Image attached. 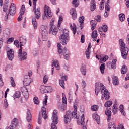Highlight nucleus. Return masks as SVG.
Wrapping results in <instances>:
<instances>
[{
	"label": "nucleus",
	"instance_id": "6ab92c4d",
	"mask_svg": "<svg viewBox=\"0 0 129 129\" xmlns=\"http://www.w3.org/2000/svg\"><path fill=\"white\" fill-rule=\"evenodd\" d=\"M41 112L42 117L46 119L47 118V113L46 112V108L45 107H42Z\"/></svg>",
	"mask_w": 129,
	"mask_h": 129
},
{
	"label": "nucleus",
	"instance_id": "6e6d98bb",
	"mask_svg": "<svg viewBox=\"0 0 129 129\" xmlns=\"http://www.w3.org/2000/svg\"><path fill=\"white\" fill-rule=\"evenodd\" d=\"M14 44L16 46L17 48H19L20 47V42H19V40H16L14 41Z\"/></svg>",
	"mask_w": 129,
	"mask_h": 129
},
{
	"label": "nucleus",
	"instance_id": "5701e85b",
	"mask_svg": "<svg viewBox=\"0 0 129 129\" xmlns=\"http://www.w3.org/2000/svg\"><path fill=\"white\" fill-rule=\"evenodd\" d=\"M90 24L91 25V30L92 31H93L95 28H96V25L97 23L96 22V21L95 20H91L90 22Z\"/></svg>",
	"mask_w": 129,
	"mask_h": 129
},
{
	"label": "nucleus",
	"instance_id": "e2e57ef3",
	"mask_svg": "<svg viewBox=\"0 0 129 129\" xmlns=\"http://www.w3.org/2000/svg\"><path fill=\"white\" fill-rule=\"evenodd\" d=\"M72 30L73 33H76V25L74 23L73 24V27L72 28Z\"/></svg>",
	"mask_w": 129,
	"mask_h": 129
},
{
	"label": "nucleus",
	"instance_id": "c9c22d12",
	"mask_svg": "<svg viewBox=\"0 0 129 129\" xmlns=\"http://www.w3.org/2000/svg\"><path fill=\"white\" fill-rule=\"evenodd\" d=\"M65 105L62 103H58V109H60L62 111L65 110Z\"/></svg>",
	"mask_w": 129,
	"mask_h": 129
},
{
	"label": "nucleus",
	"instance_id": "a878e982",
	"mask_svg": "<svg viewBox=\"0 0 129 129\" xmlns=\"http://www.w3.org/2000/svg\"><path fill=\"white\" fill-rule=\"evenodd\" d=\"M32 24L33 25V27L34 29H37V27H38V23L36 21V17H33L32 19Z\"/></svg>",
	"mask_w": 129,
	"mask_h": 129
},
{
	"label": "nucleus",
	"instance_id": "37998d69",
	"mask_svg": "<svg viewBox=\"0 0 129 129\" xmlns=\"http://www.w3.org/2000/svg\"><path fill=\"white\" fill-rule=\"evenodd\" d=\"M98 109V106L97 105H94L91 107L92 111H96Z\"/></svg>",
	"mask_w": 129,
	"mask_h": 129
},
{
	"label": "nucleus",
	"instance_id": "338daca9",
	"mask_svg": "<svg viewBox=\"0 0 129 129\" xmlns=\"http://www.w3.org/2000/svg\"><path fill=\"white\" fill-rule=\"evenodd\" d=\"M85 39V36H84V35H82L81 38V43H84Z\"/></svg>",
	"mask_w": 129,
	"mask_h": 129
},
{
	"label": "nucleus",
	"instance_id": "79ce46f5",
	"mask_svg": "<svg viewBox=\"0 0 129 129\" xmlns=\"http://www.w3.org/2000/svg\"><path fill=\"white\" fill-rule=\"evenodd\" d=\"M112 104V102L111 101H107L105 104V107H110V106Z\"/></svg>",
	"mask_w": 129,
	"mask_h": 129
},
{
	"label": "nucleus",
	"instance_id": "8fccbe9b",
	"mask_svg": "<svg viewBox=\"0 0 129 129\" xmlns=\"http://www.w3.org/2000/svg\"><path fill=\"white\" fill-rule=\"evenodd\" d=\"M62 21H63V17H62V16H60L59 17L58 27H60V26H61V23L62 22Z\"/></svg>",
	"mask_w": 129,
	"mask_h": 129
},
{
	"label": "nucleus",
	"instance_id": "f8f14e48",
	"mask_svg": "<svg viewBox=\"0 0 129 129\" xmlns=\"http://www.w3.org/2000/svg\"><path fill=\"white\" fill-rule=\"evenodd\" d=\"M21 92H22L25 99H28L29 98V91L28 89L25 87H22L21 88Z\"/></svg>",
	"mask_w": 129,
	"mask_h": 129
},
{
	"label": "nucleus",
	"instance_id": "c85d7f7f",
	"mask_svg": "<svg viewBox=\"0 0 129 129\" xmlns=\"http://www.w3.org/2000/svg\"><path fill=\"white\" fill-rule=\"evenodd\" d=\"M119 111H120L121 113L124 115V116H125V112H124V106L123 105H120L119 107Z\"/></svg>",
	"mask_w": 129,
	"mask_h": 129
},
{
	"label": "nucleus",
	"instance_id": "680f3d73",
	"mask_svg": "<svg viewBox=\"0 0 129 129\" xmlns=\"http://www.w3.org/2000/svg\"><path fill=\"white\" fill-rule=\"evenodd\" d=\"M105 9L106 12H109L110 11V7L108 5V4H106L105 5Z\"/></svg>",
	"mask_w": 129,
	"mask_h": 129
},
{
	"label": "nucleus",
	"instance_id": "412c9836",
	"mask_svg": "<svg viewBox=\"0 0 129 129\" xmlns=\"http://www.w3.org/2000/svg\"><path fill=\"white\" fill-rule=\"evenodd\" d=\"M96 9V5H95V0H91L90 10L92 11L95 10Z\"/></svg>",
	"mask_w": 129,
	"mask_h": 129
},
{
	"label": "nucleus",
	"instance_id": "4d7b16f0",
	"mask_svg": "<svg viewBox=\"0 0 129 129\" xmlns=\"http://www.w3.org/2000/svg\"><path fill=\"white\" fill-rule=\"evenodd\" d=\"M86 56L87 59H89V56H90V50H87L86 51Z\"/></svg>",
	"mask_w": 129,
	"mask_h": 129
},
{
	"label": "nucleus",
	"instance_id": "603ef678",
	"mask_svg": "<svg viewBox=\"0 0 129 129\" xmlns=\"http://www.w3.org/2000/svg\"><path fill=\"white\" fill-rule=\"evenodd\" d=\"M47 93H50L53 90L50 86L46 87Z\"/></svg>",
	"mask_w": 129,
	"mask_h": 129
},
{
	"label": "nucleus",
	"instance_id": "13d9d810",
	"mask_svg": "<svg viewBox=\"0 0 129 129\" xmlns=\"http://www.w3.org/2000/svg\"><path fill=\"white\" fill-rule=\"evenodd\" d=\"M48 79H49V78H48V76H47V75H45L44 76L43 83H44V84H45V83H47V82L48 81Z\"/></svg>",
	"mask_w": 129,
	"mask_h": 129
},
{
	"label": "nucleus",
	"instance_id": "a18cd8bd",
	"mask_svg": "<svg viewBox=\"0 0 129 129\" xmlns=\"http://www.w3.org/2000/svg\"><path fill=\"white\" fill-rule=\"evenodd\" d=\"M84 22V17L83 16L80 17L79 18V23L81 24V25H83Z\"/></svg>",
	"mask_w": 129,
	"mask_h": 129
},
{
	"label": "nucleus",
	"instance_id": "f704fd0d",
	"mask_svg": "<svg viewBox=\"0 0 129 129\" xmlns=\"http://www.w3.org/2000/svg\"><path fill=\"white\" fill-rule=\"evenodd\" d=\"M105 69V64L104 63L101 64L100 67V70L102 74H103V73H104Z\"/></svg>",
	"mask_w": 129,
	"mask_h": 129
},
{
	"label": "nucleus",
	"instance_id": "052dcab7",
	"mask_svg": "<svg viewBox=\"0 0 129 129\" xmlns=\"http://www.w3.org/2000/svg\"><path fill=\"white\" fill-rule=\"evenodd\" d=\"M69 51H68V52H66V54H66L65 55H64V59H66V60H69Z\"/></svg>",
	"mask_w": 129,
	"mask_h": 129
},
{
	"label": "nucleus",
	"instance_id": "2eb2a0df",
	"mask_svg": "<svg viewBox=\"0 0 129 129\" xmlns=\"http://www.w3.org/2000/svg\"><path fill=\"white\" fill-rule=\"evenodd\" d=\"M57 113H58V112L57 111V110H54L53 111L52 122H55V124H57L58 123V116L57 115Z\"/></svg>",
	"mask_w": 129,
	"mask_h": 129
},
{
	"label": "nucleus",
	"instance_id": "f03ea898",
	"mask_svg": "<svg viewBox=\"0 0 129 129\" xmlns=\"http://www.w3.org/2000/svg\"><path fill=\"white\" fill-rule=\"evenodd\" d=\"M74 110L73 112H72L70 110H69L67 112L66 114L64 115V122L65 123H68V122H70V120H71V117L72 118H76V119H79V117H80V115H77L76 113L77 111V107L76 106L74 105Z\"/></svg>",
	"mask_w": 129,
	"mask_h": 129
},
{
	"label": "nucleus",
	"instance_id": "9d476101",
	"mask_svg": "<svg viewBox=\"0 0 129 129\" xmlns=\"http://www.w3.org/2000/svg\"><path fill=\"white\" fill-rule=\"evenodd\" d=\"M84 114H82L81 115V120H77V123L79 125H81L82 126V129H87L86 128V126H84Z\"/></svg>",
	"mask_w": 129,
	"mask_h": 129
},
{
	"label": "nucleus",
	"instance_id": "423d86ee",
	"mask_svg": "<svg viewBox=\"0 0 129 129\" xmlns=\"http://www.w3.org/2000/svg\"><path fill=\"white\" fill-rule=\"evenodd\" d=\"M38 0H32L33 3V10H35V15L36 18L38 20L41 17V12H40V7L36 9V6H37V1Z\"/></svg>",
	"mask_w": 129,
	"mask_h": 129
},
{
	"label": "nucleus",
	"instance_id": "0e129e2a",
	"mask_svg": "<svg viewBox=\"0 0 129 129\" xmlns=\"http://www.w3.org/2000/svg\"><path fill=\"white\" fill-rule=\"evenodd\" d=\"M47 101H48V96H45L44 101L43 102V104L47 105Z\"/></svg>",
	"mask_w": 129,
	"mask_h": 129
},
{
	"label": "nucleus",
	"instance_id": "473e14b6",
	"mask_svg": "<svg viewBox=\"0 0 129 129\" xmlns=\"http://www.w3.org/2000/svg\"><path fill=\"white\" fill-rule=\"evenodd\" d=\"M40 90L41 93H47L46 88L45 86H41L40 88Z\"/></svg>",
	"mask_w": 129,
	"mask_h": 129
},
{
	"label": "nucleus",
	"instance_id": "dca6fc26",
	"mask_svg": "<svg viewBox=\"0 0 129 129\" xmlns=\"http://www.w3.org/2000/svg\"><path fill=\"white\" fill-rule=\"evenodd\" d=\"M17 125H18V121L17 120V118H15L13 119V121L12 122L11 124L10 125L9 128L10 129L16 128Z\"/></svg>",
	"mask_w": 129,
	"mask_h": 129
},
{
	"label": "nucleus",
	"instance_id": "1a4fd4ad",
	"mask_svg": "<svg viewBox=\"0 0 129 129\" xmlns=\"http://www.w3.org/2000/svg\"><path fill=\"white\" fill-rule=\"evenodd\" d=\"M52 63V74H53L54 73V67L56 68V70H60V64H59V61L56 59L53 60Z\"/></svg>",
	"mask_w": 129,
	"mask_h": 129
},
{
	"label": "nucleus",
	"instance_id": "f257e3e1",
	"mask_svg": "<svg viewBox=\"0 0 129 129\" xmlns=\"http://www.w3.org/2000/svg\"><path fill=\"white\" fill-rule=\"evenodd\" d=\"M100 90L102 95H104V97L105 98V100H108L110 97L108 90L105 89V87H104L103 84L100 83L99 86V84L97 82L96 83L95 89L96 95H98V93L100 92Z\"/></svg>",
	"mask_w": 129,
	"mask_h": 129
},
{
	"label": "nucleus",
	"instance_id": "b1692460",
	"mask_svg": "<svg viewBox=\"0 0 129 129\" xmlns=\"http://www.w3.org/2000/svg\"><path fill=\"white\" fill-rule=\"evenodd\" d=\"M26 119L27 121H31L32 120V114H31V112L27 110Z\"/></svg>",
	"mask_w": 129,
	"mask_h": 129
},
{
	"label": "nucleus",
	"instance_id": "c03bdc74",
	"mask_svg": "<svg viewBox=\"0 0 129 129\" xmlns=\"http://www.w3.org/2000/svg\"><path fill=\"white\" fill-rule=\"evenodd\" d=\"M72 4L73 5V7H75V8H77V7H78L79 5V3L77 2V0H73Z\"/></svg>",
	"mask_w": 129,
	"mask_h": 129
},
{
	"label": "nucleus",
	"instance_id": "20e7f679",
	"mask_svg": "<svg viewBox=\"0 0 129 129\" xmlns=\"http://www.w3.org/2000/svg\"><path fill=\"white\" fill-rule=\"evenodd\" d=\"M119 45L121 47L122 57L123 59H126V58H127V55H128L129 49L127 47L125 46V44L122 39L119 40Z\"/></svg>",
	"mask_w": 129,
	"mask_h": 129
},
{
	"label": "nucleus",
	"instance_id": "393cba45",
	"mask_svg": "<svg viewBox=\"0 0 129 129\" xmlns=\"http://www.w3.org/2000/svg\"><path fill=\"white\" fill-rule=\"evenodd\" d=\"M66 52H68V49L66 47H64L63 50H62L61 48L58 49V52L59 54H62V53H63V55H64L66 54Z\"/></svg>",
	"mask_w": 129,
	"mask_h": 129
},
{
	"label": "nucleus",
	"instance_id": "de8ad7c7",
	"mask_svg": "<svg viewBox=\"0 0 129 129\" xmlns=\"http://www.w3.org/2000/svg\"><path fill=\"white\" fill-rule=\"evenodd\" d=\"M33 100L35 104H39L40 103V101H39V99L37 97H35Z\"/></svg>",
	"mask_w": 129,
	"mask_h": 129
},
{
	"label": "nucleus",
	"instance_id": "9b49d317",
	"mask_svg": "<svg viewBox=\"0 0 129 129\" xmlns=\"http://www.w3.org/2000/svg\"><path fill=\"white\" fill-rule=\"evenodd\" d=\"M9 14L11 16H14L16 14V5L14 3H12L10 7Z\"/></svg>",
	"mask_w": 129,
	"mask_h": 129
},
{
	"label": "nucleus",
	"instance_id": "f3484780",
	"mask_svg": "<svg viewBox=\"0 0 129 129\" xmlns=\"http://www.w3.org/2000/svg\"><path fill=\"white\" fill-rule=\"evenodd\" d=\"M54 22V20H52V22H51L50 23V28L49 29V33H57L58 31H59V28H54L53 29V22Z\"/></svg>",
	"mask_w": 129,
	"mask_h": 129
},
{
	"label": "nucleus",
	"instance_id": "a211bd4d",
	"mask_svg": "<svg viewBox=\"0 0 129 129\" xmlns=\"http://www.w3.org/2000/svg\"><path fill=\"white\" fill-rule=\"evenodd\" d=\"M70 14L72 15V18L73 20H75L77 18V14H76V10L74 8H72L70 10Z\"/></svg>",
	"mask_w": 129,
	"mask_h": 129
},
{
	"label": "nucleus",
	"instance_id": "5fc2aeb1",
	"mask_svg": "<svg viewBox=\"0 0 129 129\" xmlns=\"http://www.w3.org/2000/svg\"><path fill=\"white\" fill-rule=\"evenodd\" d=\"M107 60H108V56L107 55H105L104 57L100 59V61H103V62H105L106 61H107Z\"/></svg>",
	"mask_w": 129,
	"mask_h": 129
},
{
	"label": "nucleus",
	"instance_id": "39448f33",
	"mask_svg": "<svg viewBox=\"0 0 129 129\" xmlns=\"http://www.w3.org/2000/svg\"><path fill=\"white\" fill-rule=\"evenodd\" d=\"M60 43L62 45H66L67 42L69 41V34L68 33H63L60 35V37L59 38Z\"/></svg>",
	"mask_w": 129,
	"mask_h": 129
},
{
	"label": "nucleus",
	"instance_id": "7ed1b4c3",
	"mask_svg": "<svg viewBox=\"0 0 129 129\" xmlns=\"http://www.w3.org/2000/svg\"><path fill=\"white\" fill-rule=\"evenodd\" d=\"M20 49L19 50L18 52V58L20 61H23L27 59V52H23L22 54V46L26 44V39H23V37H21L20 38Z\"/></svg>",
	"mask_w": 129,
	"mask_h": 129
},
{
	"label": "nucleus",
	"instance_id": "bf43d9fd",
	"mask_svg": "<svg viewBox=\"0 0 129 129\" xmlns=\"http://www.w3.org/2000/svg\"><path fill=\"white\" fill-rule=\"evenodd\" d=\"M42 116H41V113H39L38 118V123L39 124H41L42 123Z\"/></svg>",
	"mask_w": 129,
	"mask_h": 129
},
{
	"label": "nucleus",
	"instance_id": "58836bf2",
	"mask_svg": "<svg viewBox=\"0 0 129 129\" xmlns=\"http://www.w3.org/2000/svg\"><path fill=\"white\" fill-rule=\"evenodd\" d=\"M48 36L47 33H43L42 34V40L43 41H46L48 39V37H47Z\"/></svg>",
	"mask_w": 129,
	"mask_h": 129
},
{
	"label": "nucleus",
	"instance_id": "aec40b11",
	"mask_svg": "<svg viewBox=\"0 0 129 129\" xmlns=\"http://www.w3.org/2000/svg\"><path fill=\"white\" fill-rule=\"evenodd\" d=\"M105 113L107 116L108 117L107 120L108 122H109L110 121V119H111V111L108 110V109H106Z\"/></svg>",
	"mask_w": 129,
	"mask_h": 129
},
{
	"label": "nucleus",
	"instance_id": "c756f323",
	"mask_svg": "<svg viewBox=\"0 0 129 129\" xmlns=\"http://www.w3.org/2000/svg\"><path fill=\"white\" fill-rule=\"evenodd\" d=\"M19 97H21V92L17 91L13 95V98L16 99V98H19Z\"/></svg>",
	"mask_w": 129,
	"mask_h": 129
},
{
	"label": "nucleus",
	"instance_id": "72a5a7b5",
	"mask_svg": "<svg viewBox=\"0 0 129 129\" xmlns=\"http://www.w3.org/2000/svg\"><path fill=\"white\" fill-rule=\"evenodd\" d=\"M119 19L120 20V22H123L124 20H125V15L124 14H120L119 15Z\"/></svg>",
	"mask_w": 129,
	"mask_h": 129
},
{
	"label": "nucleus",
	"instance_id": "69168bd1",
	"mask_svg": "<svg viewBox=\"0 0 129 129\" xmlns=\"http://www.w3.org/2000/svg\"><path fill=\"white\" fill-rule=\"evenodd\" d=\"M9 106V105H8V101L7 100V99H5L4 100V107L5 108H7V107H8V106Z\"/></svg>",
	"mask_w": 129,
	"mask_h": 129
},
{
	"label": "nucleus",
	"instance_id": "bb28decb",
	"mask_svg": "<svg viewBox=\"0 0 129 129\" xmlns=\"http://www.w3.org/2000/svg\"><path fill=\"white\" fill-rule=\"evenodd\" d=\"M81 71L83 75H86V68H85V64H83L81 68Z\"/></svg>",
	"mask_w": 129,
	"mask_h": 129
},
{
	"label": "nucleus",
	"instance_id": "4be33fe9",
	"mask_svg": "<svg viewBox=\"0 0 129 129\" xmlns=\"http://www.w3.org/2000/svg\"><path fill=\"white\" fill-rule=\"evenodd\" d=\"M93 118H94V119H95V120L97 121V123L98 124H99L100 123V117H99V116H98V115H97V114H93Z\"/></svg>",
	"mask_w": 129,
	"mask_h": 129
},
{
	"label": "nucleus",
	"instance_id": "3c124183",
	"mask_svg": "<svg viewBox=\"0 0 129 129\" xmlns=\"http://www.w3.org/2000/svg\"><path fill=\"white\" fill-rule=\"evenodd\" d=\"M11 84L13 87H15L16 86V84L15 83V81L14 80V78L13 77H11Z\"/></svg>",
	"mask_w": 129,
	"mask_h": 129
},
{
	"label": "nucleus",
	"instance_id": "6e6552de",
	"mask_svg": "<svg viewBox=\"0 0 129 129\" xmlns=\"http://www.w3.org/2000/svg\"><path fill=\"white\" fill-rule=\"evenodd\" d=\"M6 51L7 53V57L9 60H10V61H13V59H14V51H13V49H10L9 47H7Z\"/></svg>",
	"mask_w": 129,
	"mask_h": 129
},
{
	"label": "nucleus",
	"instance_id": "7c9ffc66",
	"mask_svg": "<svg viewBox=\"0 0 129 129\" xmlns=\"http://www.w3.org/2000/svg\"><path fill=\"white\" fill-rule=\"evenodd\" d=\"M121 72L122 74H125L126 72H127V67L126 66H123L122 68L121 69Z\"/></svg>",
	"mask_w": 129,
	"mask_h": 129
},
{
	"label": "nucleus",
	"instance_id": "49530a36",
	"mask_svg": "<svg viewBox=\"0 0 129 129\" xmlns=\"http://www.w3.org/2000/svg\"><path fill=\"white\" fill-rule=\"evenodd\" d=\"M8 8H9V5L8 3H5L3 5V12H7L8 10Z\"/></svg>",
	"mask_w": 129,
	"mask_h": 129
},
{
	"label": "nucleus",
	"instance_id": "864d4df0",
	"mask_svg": "<svg viewBox=\"0 0 129 129\" xmlns=\"http://www.w3.org/2000/svg\"><path fill=\"white\" fill-rule=\"evenodd\" d=\"M95 20L99 23L101 21V17H100L99 15H97L95 17Z\"/></svg>",
	"mask_w": 129,
	"mask_h": 129
},
{
	"label": "nucleus",
	"instance_id": "4468645a",
	"mask_svg": "<svg viewBox=\"0 0 129 129\" xmlns=\"http://www.w3.org/2000/svg\"><path fill=\"white\" fill-rule=\"evenodd\" d=\"M31 83V78L28 77V76H25L24 77V80L23 81V84L25 86H28Z\"/></svg>",
	"mask_w": 129,
	"mask_h": 129
},
{
	"label": "nucleus",
	"instance_id": "ddd939ff",
	"mask_svg": "<svg viewBox=\"0 0 129 129\" xmlns=\"http://www.w3.org/2000/svg\"><path fill=\"white\" fill-rule=\"evenodd\" d=\"M25 11H26V10L25 9V5H22L20 11V16L18 17L17 19L18 22H21V21H22V19L23 18L22 16H23V15L25 14Z\"/></svg>",
	"mask_w": 129,
	"mask_h": 129
},
{
	"label": "nucleus",
	"instance_id": "ea45409f",
	"mask_svg": "<svg viewBox=\"0 0 129 129\" xmlns=\"http://www.w3.org/2000/svg\"><path fill=\"white\" fill-rule=\"evenodd\" d=\"M112 126L114 129H119L118 127H116V126L115 125V124L113 123V124H111V123H109L108 129H111Z\"/></svg>",
	"mask_w": 129,
	"mask_h": 129
},
{
	"label": "nucleus",
	"instance_id": "4c0bfd02",
	"mask_svg": "<svg viewBox=\"0 0 129 129\" xmlns=\"http://www.w3.org/2000/svg\"><path fill=\"white\" fill-rule=\"evenodd\" d=\"M117 104H114L113 106L112 112L114 114H116V112H117Z\"/></svg>",
	"mask_w": 129,
	"mask_h": 129
},
{
	"label": "nucleus",
	"instance_id": "2f4dec72",
	"mask_svg": "<svg viewBox=\"0 0 129 129\" xmlns=\"http://www.w3.org/2000/svg\"><path fill=\"white\" fill-rule=\"evenodd\" d=\"M113 84L114 85H118V78H117L116 76H114L113 77Z\"/></svg>",
	"mask_w": 129,
	"mask_h": 129
},
{
	"label": "nucleus",
	"instance_id": "cd10ccee",
	"mask_svg": "<svg viewBox=\"0 0 129 129\" xmlns=\"http://www.w3.org/2000/svg\"><path fill=\"white\" fill-rule=\"evenodd\" d=\"M100 32H104V33H106L108 30L107 25H102L101 28H100Z\"/></svg>",
	"mask_w": 129,
	"mask_h": 129
},
{
	"label": "nucleus",
	"instance_id": "09e8293b",
	"mask_svg": "<svg viewBox=\"0 0 129 129\" xmlns=\"http://www.w3.org/2000/svg\"><path fill=\"white\" fill-rule=\"evenodd\" d=\"M59 84L62 88H65V83H64L63 80H59Z\"/></svg>",
	"mask_w": 129,
	"mask_h": 129
},
{
	"label": "nucleus",
	"instance_id": "0eeeda50",
	"mask_svg": "<svg viewBox=\"0 0 129 129\" xmlns=\"http://www.w3.org/2000/svg\"><path fill=\"white\" fill-rule=\"evenodd\" d=\"M44 14L46 17V18L52 17V11H51V8L49 6L45 5L44 7Z\"/></svg>",
	"mask_w": 129,
	"mask_h": 129
},
{
	"label": "nucleus",
	"instance_id": "a19ab883",
	"mask_svg": "<svg viewBox=\"0 0 129 129\" xmlns=\"http://www.w3.org/2000/svg\"><path fill=\"white\" fill-rule=\"evenodd\" d=\"M105 0H102L101 3H100V9L101 11H102L103 9H104V1Z\"/></svg>",
	"mask_w": 129,
	"mask_h": 129
},
{
	"label": "nucleus",
	"instance_id": "774afa93",
	"mask_svg": "<svg viewBox=\"0 0 129 129\" xmlns=\"http://www.w3.org/2000/svg\"><path fill=\"white\" fill-rule=\"evenodd\" d=\"M51 129H57V126L54 123L51 124Z\"/></svg>",
	"mask_w": 129,
	"mask_h": 129
},
{
	"label": "nucleus",
	"instance_id": "e433bc0d",
	"mask_svg": "<svg viewBox=\"0 0 129 129\" xmlns=\"http://www.w3.org/2000/svg\"><path fill=\"white\" fill-rule=\"evenodd\" d=\"M40 30H41V32H42V33H46V32H47V26H46L45 25H42L41 26Z\"/></svg>",
	"mask_w": 129,
	"mask_h": 129
}]
</instances>
